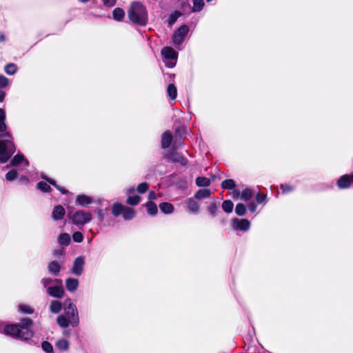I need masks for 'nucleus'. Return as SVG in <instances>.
Instances as JSON below:
<instances>
[{"label":"nucleus","mask_w":353,"mask_h":353,"mask_svg":"<svg viewBox=\"0 0 353 353\" xmlns=\"http://www.w3.org/2000/svg\"><path fill=\"white\" fill-rule=\"evenodd\" d=\"M68 219L71 224L81 229L92 220V215L90 212L78 210L74 212H70L68 213Z\"/></svg>","instance_id":"20e7f679"},{"label":"nucleus","mask_w":353,"mask_h":353,"mask_svg":"<svg viewBox=\"0 0 353 353\" xmlns=\"http://www.w3.org/2000/svg\"><path fill=\"white\" fill-rule=\"evenodd\" d=\"M18 310L20 312L24 314H32L34 312V309L28 305L21 304L18 307Z\"/></svg>","instance_id":"37998d69"},{"label":"nucleus","mask_w":353,"mask_h":353,"mask_svg":"<svg viewBox=\"0 0 353 353\" xmlns=\"http://www.w3.org/2000/svg\"><path fill=\"white\" fill-rule=\"evenodd\" d=\"M135 191V189H134V187L133 186H130L129 188H127L125 189L124 192L125 193L128 195V196H130L131 194L134 193Z\"/></svg>","instance_id":"6e6d98bb"},{"label":"nucleus","mask_w":353,"mask_h":353,"mask_svg":"<svg viewBox=\"0 0 353 353\" xmlns=\"http://www.w3.org/2000/svg\"><path fill=\"white\" fill-rule=\"evenodd\" d=\"M253 196V192L249 188L244 189L241 194V199L245 201H250Z\"/></svg>","instance_id":"f704fd0d"},{"label":"nucleus","mask_w":353,"mask_h":353,"mask_svg":"<svg viewBox=\"0 0 353 353\" xmlns=\"http://www.w3.org/2000/svg\"><path fill=\"white\" fill-rule=\"evenodd\" d=\"M193 6L192 8V12H200L204 5V1L203 0H192Z\"/></svg>","instance_id":"c756f323"},{"label":"nucleus","mask_w":353,"mask_h":353,"mask_svg":"<svg viewBox=\"0 0 353 353\" xmlns=\"http://www.w3.org/2000/svg\"><path fill=\"white\" fill-rule=\"evenodd\" d=\"M50 311L53 314H58L62 309V304L60 301L54 300L50 303Z\"/></svg>","instance_id":"393cba45"},{"label":"nucleus","mask_w":353,"mask_h":353,"mask_svg":"<svg viewBox=\"0 0 353 353\" xmlns=\"http://www.w3.org/2000/svg\"><path fill=\"white\" fill-rule=\"evenodd\" d=\"M5 41V36L2 32H0V42Z\"/></svg>","instance_id":"0e129e2a"},{"label":"nucleus","mask_w":353,"mask_h":353,"mask_svg":"<svg viewBox=\"0 0 353 353\" xmlns=\"http://www.w3.org/2000/svg\"><path fill=\"white\" fill-rule=\"evenodd\" d=\"M232 226L234 230L247 232L250 230V222L246 219L234 218L232 220Z\"/></svg>","instance_id":"9d476101"},{"label":"nucleus","mask_w":353,"mask_h":353,"mask_svg":"<svg viewBox=\"0 0 353 353\" xmlns=\"http://www.w3.org/2000/svg\"><path fill=\"white\" fill-rule=\"evenodd\" d=\"M125 206L121 203H117L112 206V213L114 216H119L123 213Z\"/></svg>","instance_id":"7c9ffc66"},{"label":"nucleus","mask_w":353,"mask_h":353,"mask_svg":"<svg viewBox=\"0 0 353 353\" xmlns=\"http://www.w3.org/2000/svg\"><path fill=\"white\" fill-rule=\"evenodd\" d=\"M211 191L209 189H200L194 194V199L197 200L209 198L211 195Z\"/></svg>","instance_id":"4be33fe9"},{"label":"nucleus","mask_w":353,"mask_h":353,"mask_svg":"<svg viewBox=\"0 0 353 353\" xmlns=\"http://www.w3.org/2000/svg\"><path fill=\"white\" fill-rule=\"evenodd\" d=\"M41 347L47 353H52L53 352L52 345L48 341H43L41 344Z\"/></svg>","instance_id":"09e8293b"},{"label":"nucleus","mask_w":353,"mask_h":353,"mask_svg":"<svg viewBox=\"0 0 353 353\" xmlns=\"http://www.w3.org/2000/svg\"><path fill=\"white\" fill-rule=\"evenodd\" d=\"M148 188H149V184L146 182H143V183H140L137 186V190L139 193L143 194L148 190Z\"/></svg>","instance_id":"3c124183"},{"label":"nucleus","mask_w":353,"mask_h":353,"mask_svg":"<svg viewBox=\"0 0 353 353\" xmlns=\"http://www.w3.org/2000/svg\"><path fill=\"white\" fill-rule=\"evenodd\" d=\"M57 323L61 327L65 328L70 325V319L65 315H60L57 319Z\"/></svg>","instance_id":"a878e982"},{"label":"nucleus","mask_w":353,"mask_h":353,"mask_svg":"<svg viewBox=\"0 0 353 353\" xmlns=\"http://www.w3.org/2000/svg\"><path fill=\"white\" fill-rule=\"evenodd\" d=\"M190 30L189 26L183 24L175 30L172 36V41L174 47L179 50H181L182 44L185 41V37Z\"/></svg>","instance_id":"39448f33"},{"label":"nucleus","mask_w":353,"mask_h":353,"mask_svg":"<svg viewBox=\"0 0 353 353\" xmlns=\"http://www.w3.org/2000/svg\"><path fill=\"white\" fill-rule=\"evenodd\" d=\"M56 347L61 351H65L69 347V343L66 339H60L57 341Z\"/></svg>","instance_id":"72a5a7b5"},{"label":"nucleus","mask_w":353,"mask_h":353,"mask_svg":"<svg viewBox=\"0 0 353 353\" xmlns=\"http://www.w3.org/2000/svg\"><path fill=\"white\" fill-rule=\"evenodd\" d=\"M46 292L50 296L57 299L63 298L65 294V291L62 281L61 280L60 283H57L54 285L49 287Z\"/></svg>","instance_id":"6e6552de"},{"label":"nucleus","mask_w":353,"mask_h":353,"mask_svg":"<svg viewBox=\"0 0 353 353\" xmlns=\"http://www.w3.org/2000/svg\"><path fill=\"white\" fill-rule=\"evenodd\" d=\"M58 243L61 246H68L71 243V237L68 233L63 232L58 236Z\"/></svg>","instance_id":"412c9836"},{"label":"nucleus","mask_w":353,"mask_h":353,"mask_svg":"<svg viewBox=\"0 0 353 353\" xmlns=\"http://www.w3.org/2000/svg\"><path fill=\"white\" fill-rule=\"evenodd\" d=\"M54 254L56 255H62L63 254V250L61 249H57L54 251Z\"/></svg>","instance_id":"e2e57ef3"},{"label":"nucleus","mask_w":353,"mask_h":353,"mask_svg":"<svg viewBox=\"0 0 353 353\" xmlns=\"http://www.w3.org/2000/svg\"><path fill=\"white\" fill-rule=\"evenodd\" d=\"M219 203L216 202H212L208 205V210L212 216H216L219 211Z\"/></svg>","instance_id":"c9c22d12"},{"label":"nucleus","mask_w":353,"mask_h":353,"mask_svg":"<svg viewBox=\"0 0 353 353\" xmlns=\"http://www.w3.org/2000/svg\"><path fill=\"white\" fill-rule=\"evenodd\" d=\"M65 316L70 319V325L75 327L79 323V318L77 307L72 303L70 299L65 300Z\"/></svg>","instance_id":"423d86ee"},{"label":"nucleus","mask_w":353,"mask_h":353,"mask_svg":"<svg viewBox=\"0 0 353 353\" xmlns=\"http://www.w3.org/2000/svg\"><path fill=\"white\" fill-rule=\"evenodd\" d=\"M145 207H146L147 212L150 215L154 216L157 213L158 210H157V205L154 203H153L152 201H148L146 203Z\"/></svg>","instance_id":"2f4dec72"},{"label":"nucleus","mask_w":353,"mask_h":353,"mask_svg":"<svg viewBox=\"0 0 353 353\" xmlns=\"http://www.w3.org/2000/svg\"><path fill=\"white\" fill-rule=\"evenodd\" d=\"M166 158L170 161L178 163L183 166L186 165L188 163V159L183 155L177 152L174 150H170L168 152Z\"/></svg>","instance_id":"1a4fd4ad"},{"label":"nucleus","mask_w":353,"mask_h":353,"mask_svg":"<svg viewBox=\"0 0 353 353\" xmlns=\"http://www.w3.org/2000/svg\"><path fill=\"white\" fill-rule=\"evenodd\" d=\"M32 321L30 318L23 319L21 324H11L5 325L0 322V332L12 337L23 341H27L33 336V332L31 330Z\"/></svg>","instance_id":"f03ea898"},{"label":"nucleus","mask_w":353,"mask_h":353,"mask_svg":"<svg viewBox=\"0 0 353 353\" xmlns=\"http://www.w3.org/2000/svg\"><path fill=\"white\" fill-rule=\"evenodd\" d=\"M196 184L199 187H208L210 185V180L204 176H199L196 179Z\"/></svg>","instance_id":"473e14b6"},{"label":"nucleus","mask_w":353,"mask_h":353,"mask_svg":"<svg viewBox=\"0 0 353 353\" xmlns=\"http://www.w3.org/2000/svg\"><path fill=\"white\" fill-rule=\"evenodd\" d=\"M159 208L165 214H169L174 212V206L170 203L163 202L160 203Z\"/></svg>","instance_id":"b1692460"},{"label":"nucleus","mask_w":353,"mask_h":353,"mask_svg":"<svg viewBox=\"0 0 353 353\" xmlns=\"http://www.w3.org/2000/svg\"><path fill=\"white\" fill-rule=\"evenodd\" d=\"M4 70L9 75L14 74L17 71V66L14 63H8L6 65Z\"/></svg>","instance_id":"58836bf2"},{"label":"nucleus","mask_w":353,"mask_h":353,"mask_svg":"<svg viewBox=\"0 0 353 353\" xmlns=\"http://www.w3.org/2000/svg\"><path fill=\"white\" fill-rule=\"evenodd\" d=\"M234 208V204L230 200H225L222 203V209L226 213H231Z\"/></svg>","instance_id":"e433bc0d"},{"label":"nucleus","mask_w":353,"mask_h":353,"mask_svg":"<svg viewBox=\"0 0 353 353\" xmlns=\"http://www.w3.org/2000/svg\"><path fill=\"white\" fill-rule=\"evenodd\" d=\"M353 183V175L345 174L341 176L337 181V185L340 189L349 188Z\"/></svg>","instance_id":"ddd939ff"},{"label":"nucleus","mask_w":353,"mask_h":353,"mask_svg":"<svg viewBox=\"0 0 353 353\" xmlns=\"http://www.w3.org/2000/svg\"><path fill=\"white\" fill-rule=\"evenodd\" d=\"M236 187L235 182L233 179H226L221 183L223 189L233 190Z\"/></svg>","instance_id":"ea45409f"},{"label":"nucleus","mask_w":353,"mask_h":353,"mask_svg":"<svg viewBox=\"0 0 353 353\" xmlns=\"http://www.w3.org/2000/svg\"><path fill=\"white\" fill-rule=\"evenodd\" d=\"M18 177V173L15 170H10L6 174V179L7 181H12Z\"/></svg>","instance_id":"a18cd8bd"},{"label":"nucleus","mask_w":353,"mask_h":353,"mask_svg":"<svg viewBox=\"0 0 353 353\" xmlns=\"http://www.w3.org/2000/svg\"><path fill=\"white\" fill-rule=\"evenodd\" d=\"M6 112L0 108V138L8 137L9 139L0 141V163H6L15 152L13 137L10 132H7L6 124Z\"/></svg>","instance_id":"f257e3e1"},{"label":"nucleus","mask_w":353,"mask_h":353,"mask_svg":"<svg viewBox=\"0 0 353 353\" xmlns=\"http://www.w3.org/2000/svg\"><path fill=\"white\" fill-rule=\"evenodd\" d=\"M157 199L156 193L153 191H151L148 194V199L152 201V200H155Z\"/></svg>","instance_id":"13d9d810"},{"label":"nucleus","mask_w":353,"mask_h":353,"mask_svg":"<svg viewBox=\"0 0 353 353\" xmlns=\"http://www.w3.org/2000/svg\"><path fill=\"white\" fill-rule=\"evenodd\" d=\"M65 215V208L61 205H57L54 207L51 216L54 221H57L63 219Z\"/></svg>","instance_id":"4468645a"},{"label":"nucleus","mask_w":353,"mask_h":353,"mask_svg":"<svg viewBox=\"0 0 353 353\" xmlns=\"http://www.w3.org/2000/svg\"><path fill=\"white\" fill-rule=\"evenodd\" d=\"M248 209L251 212H254L256 210L257 205L256 204L252 201L248 203Z\"/></svg>","instance_id":"864d4df0"},{"label":"nucleus","mask_w":353,"mask_h":353,"mask_svg":"<svg viewBox=\"0 0 353 353\" xmlns=\"http://www.w3.org/2000/svg\"><path fill=\"white\" fill-rule=\"evenodd\" d=\"M61 279H52L50 277H44L41 279V283L43 288L47 290L49 287L54 285L57 283H60Z\"/></svg>","instance_id":"aec40b11"},{"label":"nucleus","mask_w":353,"mask_h":353,"mask_svg":"<svg viewBox=\"0 0 353 353\" xmlns=\"http://www.w3.org/2000/svg\"><path fill=\"white\" fill-rule=\"evenodd\" d=\"M235 212L239 216H243L246 212V208L243 203H238L235 208Z\"/></svg>","instance_id":"c03bdc74"},{"label":"nucleus","mask_w":353,"mask_h":353,"mask_svg":"<svg viewBox=\"0 0 353 353\" xmlns=\"http://www.w3.org/2000/svg\"><path fill=\"white\" fill-rule=\"evenodd\" d=\"M256 199L258 203H265L267 202V195L258 193L256 194Z\"/></svg>","instance_id":"603ef678"},{"label":"nucleus","mask_w":353,"mask_h":353,"mask_svg":"<svg viewBox=\"0 0 353 353\" xmlns=\"http://www.w3.org/2000/svg\"><path fill=\"white\" fill-rule=\"evenodd\" d=\"M11 164L13 166H17L20 164H23V167H28L30 165V163L27 159L25 158V157L21 154L18 153L16 154L13 159L11 160Z\"/></svg>","instance_id":"2eb2a0df"},{"label":"nucleus","mask_w":353,"mask_h":353,"mask_svg":"<svg viewBox=\"0 0 353 353\" xmlns=\"http://www.w3.org/2000/svg\"><path fill=\"white\" fill-rule=\"evenodd\" d=\"M239 194H240L239 191V190H234L233 191V196H232V197H233L234 199H237V198L239 196Z\"/></svg>","instance_id":"052dcab7"},{"label":"nucleus","mask_w":353,"mask_h":353,"mask_svg":"<svg viewBox=\"0 0 353 353\" xmlns=\"http://www.w3.org/2000/svg\"><path fill=\"white\" fill-rule=\"evenodd\" d=\"M20 181H21V183H28L29 179L27 177H26V176H22L20 179Z\"/></svg>","instance_id":"680f3d73"},{"label":"nucleus","mask_w":353,"mask_h":353,"mask_svg":"<svg viewBox=\"0 0 353 353\" xmlns=\"http://www.w3.org/2000/svg\"><path fill=\"white\" fill-rule=\"evenodd\" d=\"M37 187L39 190L43 192H50L52 190L49 184L45 181L39 182L37 185Z\"/></svg>","instance_id":"79ce46f5"},{"label":"nucleus","mask_w":353,"mask_h":353,"mask_svg":"<svg viewBox=\"0 0 353 353\" xmlns=\"http://www.w3.org/2000/svg\"><path fill=\"white\" fill-rule=\"evenodd\" d=\"M130 20L135 24L143 26L148 22V12L145 6L139 2H134L131 4L128 12Z\"/></svg>","instance_id":"7ed1b4c3"},{"label":"nucleus","mask_w":353,"mask_h":353,"mask_svg":"<svg viewBox=\"0 0 353 353\" xmlns=\"http://www.w3.org/2000/svg\"><path fill=\"white\" fill-rule=\"evenodd\" d=\"M280 188L283 194H288L294 190V187L289 184H281Z\"/></svg>","instance_id":"49530a36"},{"label":"nucleus","mask_w":353,"mask_h":353,"mask_svg":"<svg viewBox=\"0 0 353 353\" xmlns=\"http://www.w3.org/2000/svg\"><path fill=\"white\" fill-rule=\"evenodd\" d=\"M103 4L108 7H112L116 3V0H103Z\"/></svg>","instance_id":"5fc2aeb1"},{"label":"nucleus","mask_w":353,"mask_h":353,"mask_svg":"<svg viewBox=\"0 0 353 353\" xmlns=\"http://www.w3.org/2000/svg\"><path fill=\"white\" fill-rule=\"evenodd\" d=\"M79 281L74 278H68L65 280V288L68 291L73 292L76 291L79 287Z\"/></svg>","instance_id":"f3484780"},{"label":"nucleus","mask_w":353,"mask_h":353,"mask_svg":"<svg viewBox=\"0 0 353 353\" xmlns=\"http://www.w3.org/2000/svg\"><path fill=\"white\" fill-rule=\"evenodd\" d=\"M97 216H98L100 221H103V220L104 219V214H103V210H99L97 211Z\"/></svg>","instance_id":"bf43d9fd"},{"label":"nucleus","mask_w":353,"mask_h":353,"mask_svg":"<svg viewBox=\"0 0 353 353\" xmlns=\"http://www.w3.org/2000/svg\"><path fill=\"white\" fill-rule=\"evenodd\" d=\"M122 214L125 220H131L134 217L135 212L131 208L125 207Z\"/></svg>","instance_id":"cd10ccee"},{"label":"nucleus","mask_w":353,"mask_h":353,"mask_svg":"<svg viewBox=\"0 0 353 353\" xmlns=\"http://www.w3.org/2000/svg\"><path fill=\"white\" fill-rule=\"evenodd\" d=\"M92 202V198L85 194H79L76 198V203L81 206H87Z\"/></svg>","instance_id":"6ab92c4d"},{"label":"nucleus","mask_w":353,"mask_h":353,"mask_svg":"<svg viewBox=\"0 0 353 353\" xmlns=\"http://www.w3.org/2000/svg\"><path fill=\"white\" fill-rule=\"evenodd\" d=\"M172 141V134L170 131H165L161 136V147L163 148H168L170 145Z\"/></svg>","instance_id":"dca6fc26"},{"label":"nucleus","mask_w":353,"mask_h":353,"mask_svg":"<svg viewBox=\"0 0 353 353\" xmlns=\"http://www.w3.org/2000/svg\"><path fill=\"white\" fill-rule=\"evenodd\" d=\"M161 55L165 59V65L167 68H172L176 65L178 52L171 47H164L161 50Z\"/></svg>","instance_id":"0eeeda50"},{"label":"nucleus","mask_w":353,"mask_h":353,"mask_svg":"<svg viewBox=\"0 0 353 353\" xmlns=\"http://www.w3.org/2000/svg\"><path fill=\"white\" fill-rule=\"evenodd\" d=\"M78 1H80L81 3H85L88 2L90 0H78Z\"/></svg>","instance_id":"69168bd1"},{"label":"nucleus","mask_w":353,"mask_h":353,"mask_svg":"<svg viewBox=\"0 0 353 353\" xmlns=\"http://www.w3.org/2000/svg\"><path fill=\"white\" fill-rule=\"evenodd\" d=\"M43 179H46L50 184L54 186L57 190H59L63 194H65L68 193V190H66L64 188L61 187L60 185H57L56 181L53 179L46 178L44 176L42 175L41 176Z\"/></svg>","instance_id":"4c0bfd02"},{"label":"nucleus","mask_w":353,"mask_h":353,"mask_svg":"<svg viewBox=\"0 0 353 353\" xmlns=\"http://www.w3.org/2000/svg\"><path fill=\"white\" fill-rule=\"evenodd\" d=\"M141 201V197L138 195L128 196L126 203L130 205H137Z\"/></svg>","instance_id":"a19ab883"},{"label":"nucleus","mask_w":353,"mask_h":353,"mask_svg":"<svg viewBox=\"0 0 353 353\" xmlns=\"http://www.w3.org/2000/svg\"><path fill=\"white\" fill-rule=\"evenodd\" d=\"M83 239V234L79 231L74 232L72 234V240L76 243H81Z\"/></svg>","instance_id":"de8ad7c7"},{"label":"nucleus","mask_w":353,"mask_h":353,"mask_svg":"<svg viewBox=\"0 0 353 353\" xmlns=\"http://www.w3.org/2000/svg\"><path fill=\"white\" fill-rule=\"evenodd\" d=\"M181 12L177 10H175L173 12H172L167 19L168 26H172L173 24L177 21V19L181 16Z\"/></svg>","instance_id":"5701e85b"},{"label":"nucleus","mask_w":353,"mask_h":353,"mask_svg":"<svg viewBox=\"0 0 353 353\" xmlns=\"http://www.w3.org/2000/svg\"><path fill=\"white\" fill-rule=\"evenodd\" d=\"M9 84V79L5 76L0 74V88L4 90Z\"/></svg>","instance_id":"8fccbe9b"},{"label":"nucleus","mask_w":353,"mask_h":353,"mask_svg":"<svg viewBox=\"0 0 353 353\" xmlns=\"http://www.w3.org/2000/svg\"><path fill=\"white\" fill-rule=\"evenodd\" d=\"M194 197L188 198L185 201V210L192 214H198L200 212V204L196 201Z\"/></svg>","instance_id":"f8f14e48"},{"label":"nucleus","mask_w":353,"mask_h":353,"mask_svg":"<svg viewBox=\"0 0 353 353\" xmlns=\"http://www.w3.org/2000/svg\"><path fill=\"white\" fill-rule=\"evenodd\" d=\"M6 91L0 88V103H2L4 101L6 98Z\"/></svg>","instance_id":"4d7b16f0"},{"label":"nucleus","mask_w":353,"mask_h":353,"mask_svg":"<svg viewBox=\"0 0 353 353\" xmlns=\"http://www.w3.org/2000/svg\"><path fill=\"white\" fill-rule=\"evenodd\" d=\"M167 94L171 100H174L177 96L176 87L173 83H170L167 87Z\"/></svg>","instance_id":"bb28decb"},{"label":"nucleus","mask_w":353,"mask_h":353,"mask_svg":"<svg viewBox=\"0 0 353 353\" xmlns=\"http://www.w3.org/2000/svg\"><path fill=\"white\" fill-rule=\"evenodd\" d=\"M112 15L114 20L121 21L124 18L125 12L123 9L117 8L113 10Z\"/></svg>","instance_id":"c85d7f7f"},{"label":"nucleus","mask_w":353,"mask_h":353,"mask_svg":"<svg viewBox=\"0 0 353 353\" xmlns=\"http://www.w3.org/2000/svg\"><path fill=\"white\" fill-rule=\"evenodd\" d=\"M85 259L83 256H80L77 257L71 268V272L76 276H81L84 270Z\"/></svg>","instance_id":"9b49d317"},{"label":"nucleus","mask_w":353,"mask_h":353,"mask_svg":"<svg viewBox=\"0 0 353 353\" xmlns=\"http://www.w3.org/2000/svg\"><path fill=\"white\" fill-rule=\"evenodd\" d=\"M48 272L53 276H57L61 270V265L57 261H51L48 265Z\"/></svg>","instance_id":"a211bd4d"}]
</instances>
